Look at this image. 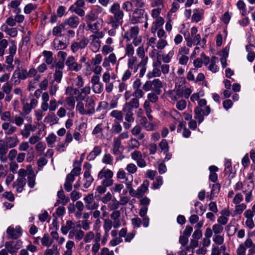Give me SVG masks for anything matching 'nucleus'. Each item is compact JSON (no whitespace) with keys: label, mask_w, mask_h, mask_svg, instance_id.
<instances>
[{"label":"nucleus","mask_w":255,"mask_h":255,"mask_svg":"<svg viewBox=\"0 0 255 255\" xmlns=\"http://www.w3.org/2000/svg\"><path fill=\"white\" fill-rule=\"evenodd\" d=\"M84 201L87 210H95L99 207V204L94 201L93 194H89L84 197Z\"/></svg>","instance_id":"obj_5"},{"label":"nucleus","mask_w":255,"mask_h":255,"mask_svg":"<svg viewBox=\"0 0 255 255\" xmlns=\"http://www.w3.org/2000/svg\"><path fill=\"white\" fill-rule=\"evenodd\" d=\"M22 229L19 226L15 228L12 226H9L6 230L7 238L9 239L16 240L22 234Z\"/></svg>","instance_id":"obj_2"},{"label":"nucleus","mask_w":255,"mask_h":255,"mask_svg":"<svg viewBox=\"0 0 255 255\" xmlns=\"http://www.w3.org/2000/svg\"><path fill=\"white\" fill-rule=\"evenodd\" d=\"M22 242L17 241L16 242L9 241L5 243L4 246L7 251L11 254L17 252V251L21 247Z\"/></svg>","instance_id":"obj_6"},{"label":"nucleus","mask_w":255,"mask_h":255,"mask_svg":"<svg viewBox=\"0 0 255 255\" xmlns=\"http://www.w3.org/2000/svg\"><path fill=\"white\" fill-rule=\"evenodd\" d=\"M79 23V18L76 15H72L70 17L65 19L63 21V23L65 26L68 25L72 28L77 27Z\"/></svg>","instance_id":"obj_10"},{"label":"nucleus","mask_w":255,"mask_h":255,"mask_svg":"<svg viewBox=\"0 0 255 255\" xmlns=\"http://www.w3.org/2000/svg\"><path fill=\"white\" fill-rule=\"evenodd\" d=\"M37 7L36 4L28 3L26 4L24 8V12L26 14L30 13L32 10H34Z\"/></svg>","instance_id":"obj_63"},{"label":"nucleus","mask_w":255,"mask_h":255,"mask_svg":"<svg viewBox=\"0 0 255 255\" xmlns=\"http://www.w3.org/2000/svg\"><path fill=\"white\" fill-rule=\"evenodd\" d=\"M65 64L71 71L77 72L82 68V65L76 62L75 58L72 56L68 57Z\"/></svg>","instance_id":"obj_8"},{"label":"nucleus","mask_w":255,"mask_h":255,"mask_svg":"<svg viewBox=\"0 0 255 255\" xmlns=\"http://www.w3.org/2000/svg\"><path fill=\"white\" fill-rule=\"evenodd\" d=\"M140 124L147 130H152L153 129V125L150 123L148 122L146 118L145 117L141 118Z\"/></svg>","instance_id":"obj_39"},{"label":"nucleus","mask_w":255,"mask_h":255,"mask_svg":"<svg viewBox=\"0 0 255 255\" xmlns=\"http://www.w3.org/2000/svg\"><path fill=\"white\" fill-rule=\"evenodd\" d=\"M162 183V177L159 176L156 178L155 181L152 183L151 188L153 189H158Z\"/></svg>","instance_id":"obj_51"},{"label":"nucleus","mask_w":255,"mask_h":255,"mask_svg":"<svg viewBox=\"0 0 255 255\" xmlns=\"http://www.w3.org/2000/svg\"><path fill=\"white\" fill-rule=\"evenodd\" d=\"M97 18V16L92 11H91L89 13L87 14L85 17L87 24L92 23V22L96 20Z\"/></svg>","instance_id":"obj_42"},{"label":"nucleus","mask_w":255,"mask_h":255,"mask_svg":"<svg viewBox=\"0 0 255 255\" xmlns=\"http://www.w3.org/2000/svg\"><path fill=\"white\" fill-rule=\"evenodd\" d=\"M126 55L128 57H133V55L134 53V50L133 46L131 44H127L126 45Z\"/></svg>","instance_id":"obj_49"},{"label":"nucleus","mask_w":255,"mask_h":255,"mask_svg":"<svg viewBox=\"0 0 255 255\" xmlns=\"http://www.w3.org/2000/svg\"><path fill=\"white\" fill-rule=\"evenodd\" d=\"M95 103L94 100L88 97L86 100L85 109L87 111V115H90L95 113Z\"/></svg>","instance_id":"obj_15"},{"label":"nucleus","mask_w":255,"mask_h":255,"mask_svg":"<svg viewBox=\"0 0 255 255\" xmlns=\"http://www.w3.org/2000/svg\"><path fill=\"white\" fill-rule=\"evenodd\" d=\"M122 130V127L119 122H116L112 125V131L113 133H119Z\"/></svg>","instance_id":"obj_50"},{"label":"nucleus","mask_w":255,"mask_h":255,"mask_svg":"<svg viewBox=\"0 0 255 255\" xmlns=\"http://www.w3.org/2000/svg\"><path fill=\"white\" fill-rule=\"evenodd\" d=\"M102 161L104 164L112 165L113 157L110 153H106L103 156Z\"/></svg>","instance_id":"obj_47"},{"label":"nucleus","mask_w":255,"mask_h":255,"mask_svg":"<svg viewBox=\"0 0 255 255\" xmlns=\"http://www.w3.org/2000/svg\"><path fill=\"white\" fill-rule=\"evenodd\" d=\"M65 26L64 25L63 22L58 26H55L52 30L53 34L57 36H61L62 29L64 28Z\"/></svg>","instance_id":"obj_41"},{"label":"nucleus","mask_w":255,"mask_h":255,"mask_svg":"<svg viewBox=\"0 0 255 255\" xmlns=\"http://www.w3.org/2000/svg\"><path fill=\"white\" fill-rule=\"evenodd\" d=\"M1 128L4 130L5 135H11L13 134L16 130L15 127L12 126L8 123H3L1 125Z\"/></svg>","instance_id":"obj_23"},{"label":"nucleus","mask_w":255,"mask_h":255,"mask_svg":"<svg viewBox=\"0 0 255 255\" xmlns=\"http://www.w3.org/2000/svg\"><path fill=\"white\" fill-rule=\"evenodd\" d=\"M209 62V57L207 56L204 53L201 54V57L197 58L193 62L194 65L196 68H201L203 64L207 66Z\"/></svg>","instance_id":"obj_11"},{"label":"nucleus","mask_w":255,"mask_h":255,"mask_svg":"<svg viewBox=\"0 0 255 255\" xmlns=\"http://www.w3.org/2000/svg\"><path fill=\"white\" fill-rule=\"evenodd\" d=\"M75 245L74 242L72 241H68L66 244V251H65L64 255H72L73 253L72 249Z\"/></svg>","instance_id":"obj_40"},{"label":"nucleus","mask_w":255,"mask_h":255,"mask_svg":"<svg viewBox=\"0 0 255 255\" xmlns=\"http://www.w3.org/2000/svg\"><path fill=\"white\" fill-rule=\"evenodd\" d=\"M16 71H17V79L14 81V85L18 84L20 80H25L28 77L27 71L26 69H21L20 67L17 66Z\"/></svg>","instance_id":"obj_16"},{"label":"nucleus","mask_w":255,"mask_h":255,"mask_svg":"<svg viewBox=\"0 0 255 255\" xmlns=\"http://www.w3.org/2000/svg\"><path fill=\"white\" fill-rule=\"evenodd\" d=\"M42 54L45 57V61L46 64L50 65L53 63V59L52 57L53 53L51 51L44 50Z\"/></svg>","instance_id":"obj_37"},{"label":"nucleus","mask_w":255,"mask_h":255,"mask_svg":"<svg viewBox=\"0 0 255 255\" xmlns=\"http://www.w3.org/2000/svg\"><path fill=\"white\" fill-rule=\"evenodd\" d=\"M93 91L94 93L97 94H100L103 91L104 85L103 84L100 82L99 84H95L92 86Z\"/></svg>","instance_id":"obj_52"},{"label":"nucleus","mask_w":255,"mask_h":255,"mask_svg":"<svg viewBox=\"0 0 255 255\" xmlns=\"http://www.w3.org/2000/svg\"><path fill=\"white\" fill-rule=\"evenodd\" d=\"M131 132L139 140L142 139L144 137V134L141 132V128L138 125L134 127Z\"/></svg>","instance_id":"obj_27"},{"label":"nucleus","mask_w":255,"mask_h":255,"mask_svg":"<svg viewBox=\"0 0 255 255\" xmlns=\"http://www.w3.org/2000/svg\"><path fill=\"white\" fill-rule=\"evenodd\" d=\"M102 152V148L100 146H96L93 150L87 156V159L89 161L94 160L96 156L100 155Z\"/></svg>","instance_id":"obj_24"},{"label":"nucleus","mask_w":255,"mask_h":255,"mask_svg":"<svg viewBox=\"0 0 255 255\" xmlns=\"http://www.w3.org/2000/svg\"><path fill=\"white\" fill-rule=\"evenodd\" d=\"M174 54V51L172 49L166 55L162 56V60L165 63H169L173 56Z\"/></svg>","instance_id":"obj_55"},{"label":"nucleus","mask_w":255,"mask_h":255,"mask_svg":"<svg viewBox=\"0 0 255 255\" xmlns=\"http://www.w3.org/2000/svg\"><path fill=\"white\" fill-rule=\"evenodd\" d=\"M224 178L229 181L228 185L231 183V180L235 177V172L233 171L231 162L227 161L225 164Z\"/></svg>","instance_id":"obj_7"},{"label":"nucleus","mask_w":255,"mask_h":255,"mask_svg":"<svg viewBox=\"0 0 255 255\" xmlns=\"http://www.w3.org/2000/svg\"><path fill=\"white\" fill-rule=\"evenodd\" d=\"M58 121L59 119L54 114L47 115L44 120V122L45 123H52V124H57Z\"/></svg>","instance_id":"obj_38"},{"label":"nucleus","mask_w":255,"mask_h":255,"mask_svg":"<svg viewBox=\"0 0 255 255\" xmlns=\"http://www.w3.org/2000/svg\"><path fill=\"white\" fill-rule=\"evenodd\" d=\"M126 169L129 173L133 174L137 171V168L134 163H129L127 165Z\"/></svg>","instance_id":"obj_62"},{"label":"nucleus","mask_w":255,"mask_h":255,"mask_svg":"<svg viewBox=\"0 0 255 255\" xmlns=\"http://www.w3.org/2000/svg\"><path fill=\"white\" fill-rule=\"evenodd\" d=\"M139 106V100L137 98H132L130 101L126 103L123 107L133 110V109H137Z\"/></svg>","instance_id":"obj_22"},{"label":"nucleus","mask_w":255,"mask_h":255,"mask_svg":"<svg viewBox=\"0 0 255 255\" xmlns=\"http://www.w3.org/2000/svg\"><path fill=\"white\" fill-rule=\"evenodd\" d=\"M54 45H55V48L57 50H62L66 48L67 45L66 43L60 40H54Z\"/></svg>","instance_id":"obj_60"},{"label":"nucleus","mask_w":255,"mask_h":255,"mask_svg":"<svg viewBox=\"0 0 255 255\" xmlns=\"http://www.w3.org/2000/svg\"><path fill=\"white\" fill-rule=\"evenodd\" d=\"M120 215L121 213L119 210L113 211L110 215L111 220L114 221L113 227L114 228H118L121 225L120 221L119 220Z\"/></svg>","instance_id":"obj_19"},{"label":"nucleus","mask_w":255,"mask_h":255,"mask_svg":"<svg viewBox=\"0 0 255 255\" xmlns=\"http://www.w3.org/2000/svg\"><path fill=\"white\" fill-rule=\"evenodd\" d=\"M147 62L148 61H146V60H140V62L138 63V66H140L139 67L141 68L139 73V76L140 78L144 76L146 72Z\"/></svg>","instance_id":"obj_44"},{"label":"nucleus","mask_w":255,"mask_h":255,"mask_svg":"<svg viewBox=\"0 0 255 255\" xmlns=\"http://www.w3.org/2000/svg\"><path fill=\"white\" fill-rule=\"evenodd\" d=\"M8 151L7 147L4 144L0 145V160L2 162H6L7 160L6 153Z\"/></svg>","instance_id":"obj_28"},{"label":"nucleus","mask_w":255,"mask_h":255,"mask_svg":"<svg viewBox=\"0 0 255 255\" xmlns=\"http://www.w3.org/2000/svg\"><path fill=\"white\" fill-rule=\"evenodd\" d=\"M57 196L61 200V204L65 205L69 202L70 199L68 197H66L64 192L62 189H61L57 192Z\"/></svg>","instance_id":"obj_36"},{"label":"nucleus","mask_w":255,"mask_h":255,"mask_svg":"<svg viewBox=\"0 0 255 255\" xmlns=\"http://www.w3.org/2000/svg\"><path fill=\"white\" fill-rule=\"evenodd\" d=\"M24 122V119L22 117L19 116L12 117L11 122L14 123L17 126H21Z\"/></svg>","instance_id":"obj_59"},{"label":"nucleus","mask_w":255,"mask_h":255,"mask_svg":"<svg viewBox=\"0 0 255 255\" xmlns=\"http://www.w3.org/2000/svg\"><path fill=\"white\" fill-rule=\"evenodd\" d=\"M145 16V19H147V14L145 12L144 9L136 8L135 9L131 16L130 21L132 23L136 24L139 22H142Z\"/></svg>","instance_id":"obj_3"},{"label":"nucleus","mask_w":255,"mask_h":255,"mask_svg":"<svg viewBox=\"0 0 255 255\" xmlns=\"http://www.w3.org/2000/svg\"><path fill=\"white\" fill-rule=\"evenodd\" d=\"M202 12H200L198 9H195L193 11V14L192 16V20L196 22L199 21L201 19Z\"/></svg>","instance_id":"obj_53"},{"label":"nucleus","mask_w":255,"mask_h":255,"mask_svg":"<svg viewBox=\"0 0 255 255\" xmlns=\"http://www.w3.org/2000/svg\"><path fill=\"white\" fill-rule=\"evenodd\" d=\"M218 221L219 223H220V224H215L213 226L212 230L214 233V235H218L219 233H221L223 230V227L222 225V222L223 221V216H221L218 219Z\"/></svg>","instance_id":"obj_30"},{"label":"nucleus","mask_w":255,"mask_h":255,"mask_svg":"<svg viewBox=\"0 0 255 255\" xmlns=\"http://www.w3.org/2000/svg\"><path fill=\"white\" fill-rule=\"evenodd\" d=\"M159 148L161 150V152H163V153L168 152L169 146L167 141L165 139H162L159 144Z\"/></svg>","instance_id":"obj_45"},{"label":"nucleus","mask_w":255,"mask_h":255,"mask_svg":"<svg viewBox=\"0 0 255 255\" xmlns=\"http://www.w3.org/2000/svg\"><path fill=\"white\" fill-rule=\"evenodd\" d=\"M124 149V146L122 145L121 141L119 139L114 138L113 153L115 155H121Z\"/></svg>","instance_id":"obj_14"},{"label":"nucleus","mask_w":255,"mask_h":255,"mask_svg":"<svg viewBox=\"0 0 255 255\" xmlns=\"http://www.w3.org/2000/svg\"><path fill=\"white\" fill-rule=\"evenodd\" d=\"M123 112L125 113V120L128 123H133L134 121L133 110L125 107L123 108Z\"/></svg>","instance_id":"obj_26"},{"label":"nucleus","mask_w":255,"mask_h":255,"mask_svg":"<svg viewBox=\"0 0 255 255\" xmlns=\"http://www.w3.org/2000/svg\"><path fill=\"white\" fill-rule=\"evenodd\" d=\"M219 62L218 57L213 56L211 59H209V62L207 66V68L213 73H216L219 70V67L217 64Z\"/></svg>","instance_id":"obj_12"},{"label":"nucleus","mask_w":255,"mask_h":255,"mask_svg":"<svg viewBox=\"0 0 255 255\" xmlns=\"http://www.w3.org/2000/svg\"><path fill=\"white\" fill-rule=\"evenodd\" d=\"M136 54L141 58V60L148 61V58L147 56H145V52L143 46H139L136 49Z\"/></svg>","instance_id":"obj_43"},{"label":"nucleus","mask_w":255,"mask_h":255,"mask_svg":"<svg viewBox=\"0 0 255 255\" xmlns=\"http://www.w3.org/2000/svg\"><path fill=\"white\" fill-rule=\"evenodd\" d=\"M113 225V222L111 220L109 219H105L104 221V225L103 228L105 231V232L109 233V232L111 230Z\"/></svg>","instance_id":"obj_46"},{"label":"nucleus","mask_w":255,"mask_h":255,"mask_svg":"<svg viewBox=\"0 0 255 255\" xmlns=\"http://www.w3.org/2000/svg\"><path fill=\"white\" fill-rule=\"evenodd\" d=\"M56 136L54 133L49 134L48 137H46V141L47 142L49 147H52V145L56 140Z\"/></svg>","instance_id":"obj_58"},{"label":"nucleus","mask_w":255,"mask_h":255,"mask_svg":"<svg viewBox=\"0 0 255 255\" xmlns=\"http://www.w3.org/2000/svg\"><path fill=\"white\" fill-rule=\"evenodd\" d=\"M19 141L16 136H9L5 138V146L8 148H11L15 147Z\"/></svg>","instance_id":"obj_21"},{"label":"nucleus","mask_w":255,"mask_h":255,"mask_svg":"<svg viewBox=\"0 0 255 255\" xmlns=\"http://www.w3.org/2000/svg\"><path fill=\"white\" fill-rule=\"evenodd\" d=\"M192 93V90L189 88H185L178 86L175 89L168 92V96L174 102L182 97L188 99Z\"/></svg>","instance_id":"obj_1"},{"label":"nucleus","mask_w":255,"mask_h":255,"mask_svg":"<svg viewBox=\"0 0 255 255\" xmlns=\"http://www.w3.org/2000/svg\"><path fill=\"white\" fill-rule=\"evenodd\" d=\"M26 184V179L22 178H17L12 184V187L15 188L16 191L18 193H21Z\"/></svg>","instance_id":"obj_18"},{"label":"nucleus","mask_w":255,"mask_h":255,"mask_svg":"<svg viewBox=\"0 0 255 255\" xmlns=\"http://www.w3.org/2000/svg\"><path fill=\"white\" fill-rule=\"evenodd\" d=\"M76 110L81 115H87V111L86 110L85 107H84V104L82 102H79L77 103L76 106Z\"/></svg>","instance_id":"obj_54"},{"label":"nucleus","mask_w":255,"mask_h":255,"mask_svg":"<svg viewBox=\"0 0 255 255\" xmlns=\"http://www.w3.org/2000/svg\"><path fill=\"white\" fill-rule=\"evenodd\" d=\"M87 27L93 32L99 31L102 28V24L100 21H96L94 23H91L87 24Z\"/></svg>","instance_id":"obj_32"},{"label":"nucleus","mask_w":255,"mask_h":255,"mask_svg":"<svg viewBox=\"0 0 255 255\" xmlns=\"http://www.w3.org/2000/svg\"><path fill=\"white\" fill-rule=\"evenodd\" d=\"M89 43V40L86 38H82L79 42H74L72 43L71 48L72 51L75 53L79 49L85 48Z\"/></svg>","instance_id":"obj_9"},{"label":"nucleus","mask_w":255,"mask_h":255,"mask_svg":"<svg viewBox=\"0 0 255 255\" xmlns=\"http://www.w3.org/2000/svg\"><path fill=\"white\" fill-rule=\"evenodd\" d=\"M152 85L153 86L152 90L157 94H160L161 92L160 88L162 87L161 81L158 79H154L151 81Z\"/></svg>","instance_id":"obj_29"},{"label":"nucleus","mask_w":255,"mask_h":255,"mask_svg":"<svg viewBox=\"0 0 255 255\" xmlns=\"http://www.w3.org/2000/svg\"><path fill=\"white\" fill-rule=\"evenodd\" d=\"M128 145L129 149H133L135 148H138L140 144L136 139L132 138L129 140Z\"/></svg>","instance_id":"obj_48"},{"label":"nucleus","mask_w":255,"mask_h":255,"mask_svg":"<svg viewBox=\"0 0 255 255\" xmlns=\"http://www.w3.org/2000/svg\"><path fill=\"white\" fill-rule=\"evenodd\" d=\"M195 119L197 121L199 124H201L204 119V115L202 114V109L200 107H196L194 110Z\"/></svg>","instance_id":"obj_33"},{"label":"nucleus","mask_w":255,"mask_h":255,"mask_svg":"<svg viewBox=\"0 0 255 255\" xmlns=\"http://www.w3.org/2000/svg\"><path fill=\"white\" fill-rule=\"evenodd\" d=\"M110 116L115 118L118 122H122L124 119L123 111L115 110L110 113Z\"/></svg>","instance_id":"obj_34"},{"label":"nucleus","mask_w":255,"mask_h":255,"mask_svg":"<svg viewBox=\"0 0 255 255\" xmlns=\"http://www.w3.org/2000/svg\"><path fill=\"white\" fill-rule=\"evenodd\" d=\"M113 176V172L109 169L105 168H103L98 175V178L100 179L103 178H112Z\"/></svg>","instance_id":"obj_25"},{"label":"nucleus","mask_w":255,"mask_h":255,"mask_svg":"<svg viewBox=\"0 0 255 255\" xmlns=\"http://www.w3.org/2000/svg\"><path fill=\"white\" fill-rule=\"evenodd\" d=\"M53 77L54 81H55L57 83H60L63 77L62 71H60L59 70L56 69Z\"/></svg>","instance_id":"obj_61"},{"label":"nucleus","mask_w":255,"mask_h":255,"mask_svg":"<svg viewBox=\"0 0 255 255\" xmlns=\"http://www.w3.org/2000/svg\"><path fill=\"white\" fill-rule=\"evenodd\" d=\"M101 41L97 38H92V41L91 42V49L94 52H97L99 51L101 47Z\"/></svg>","instance_id":"obj_35"},{"label":"nucleus","mask_w":255,"mask_h":255,"mask_svg":"<svg viewBox=\"0 0 255 255\" xmlns=\"http://www.w3.org/2000/svg\"><path fill=\"white\" fill-rule=\"evenodd\" d=\"M123 20H116L112 19L110 24L112 26V29L116 30L117 28L121 26L123 24Z\"/></svg>","instance_id":"obj_57"},{"label":"nucleus","mask_w":255,"mask_h":255,"mask_svg":"<svg viewBox=\"0 0 255 255\" xmlns=\"http://www.w3.org/2000/svg\"><path fill=\"white\" fill-rule=\"evenodd\" d=\"M75 235L76 240L79 241L81 240L84 236V232L81 230H72L70 232L69 237L71 238V236Z\"/></svg>","instance_id":"obj_31"},{"label":"nucleus","mask_w":255,"mask_h":255,"mask_svg":"<svg viewBox=\"0 0 255 255\" xmlns=\"http://www.w3.org/2000/svg\"><path fill=\"white\" fill-rule=\"evenodd\" d=\"M36 127L31 124H25L23 129L21 130L20 133L23 137L27 138L30 135L31 131H34Z\"/></svg>","instance_id":"obj_17"},{"label":"nucleus","mask_w":255,"mask_h":255,"mask_svg":"<svg viewBox=\"0 0 255 255\" xmlns=\"http://www.w3.org/2000/svg\"><path fill=\"white\" fill-rule=\"evenodd\" d=\"M28 185L33 188L35 186V175L32 173H29L27 176Z\"/></svg>","instance_id":"obj_56"},{"label":"nucleus","mask_w":255,"mask_h":255,"mask_svg":"<svg viewBox=\"0 0 255 255\" xmlns=\"http://www.w3.org/2000/svg\"><path fill=\"white\" fill-rule=\"evenodd\" d=\"M159 94H156L155 92L149 93L147 95L148 101L149 102L155 103L158 99V95Z\"/></svg>","instance_id":"obj_64"},{"label":"nucleus","mask_w":255,"mask_h":255,"mask_svg":"<svg viewBox=\"0 0 255 255\" xmlns=\"http://www.w3.org/2000/svg\"><path fill=\"white\" fill-rule=\"evenodd\" d=\"M109 11L113 14L112 19L123 20L124 12L121 9L120 5L118 2L114 3L111 6Z\"/></svg>","instance_id":"obj_4"},{"label":"nucleus","mask_w":255,"mask_h":255,"mask_svg":"<svg viewBox=\"0 0 255 255\" xmlns=\"http://www.w3.org/2000/svg\"><path fill=\"white\" fill-rule=\"evenodd\" d=\"M84 180L85 182L83 184V187L85 188H89L93 182L94 179L91 175L89 169H87L85 171L84 173Z\"/></svg>","instance_id":"obj_20"},{"label":"nucleus","mask_w":255,"mask_h":255,"mask_svg":"<svg viewBox=\"0 0 255 255\" xmlns=\"http://www.w3.org/2000/svg\"><path fill=\"white\" fill-rule=\"evenodd\" d=\"M149 185V181L147 180H145L143 181L142 184L138 187L136 190L138 199L143 197L145 193L148 191Z\"/></svg>","instance_id":"obj_13"}]
</instances>
